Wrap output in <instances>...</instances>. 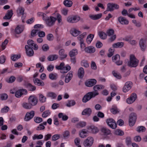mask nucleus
Returning <instances> with one entry per match:
<instances>
[{
	"mask_svg": "<svg viewBox=\"0 0 147 147\" xmlns=\"http://www.w3.org/2000/svg\"><path fill=\"white\" fill-rule=\"evenodd\" d=\"M138 60L133 55H131L130 57V61L128 62L127 65L131 67H136L138 65Z\"/></svg>",
	"mask_w": 147,
	"mask_h": 147,
	"instance_id": "f257e3e1",
	"label": "nucleus"
},
{
	"mask_svg": "<svg viewBox=\"0 0 147 147\" xmlns=\"http://www.w3.org/2000/svg\"><path fill=\"white\" fill-rule=\"evenodd\" d=\"M98 94V92H88L83 97L82 101L84 103L86 102L92 98L95 97Z\"/></svg>",
	"mask_w": 147,
	"mask_h": 147,
	"instance_id": "f03ea898",
	"label": "nucleus"
},
{
	"mask_svg": "<svg viewBox=\"0 0 147 147\" xmlns=\"http://www.w3.org/2000/svg\"><path fill=\"white\" fill-rule=\"evenodd\" d=\"M82 21V19H81L78 16H68L67 19V21L70 23H75L78 22L79 20Z\"/></svg>",
	"mask_w": 147,
	"mask_h": 147,
	"instance_id": "7ed1b4c3",
	"label": "nucleus"
},
{
	"mask_svg": "<svg viewBox=\"0 0 147 147\" xmlns=\"http://www.w3.org/2000/svg\"><path fill=\"white\" fill-rule=\"evenodd\" d=\"M57 18L52 16H51L47 18V19L45 22L46 25L49 27H51L54 25Z\"/></svg>",
	"mask_w": 147,
	"mask_h": 147,
	"instance_id": "20e7f679",
	"label": "nucleus"
},
{
	"mask_svg": "<svg viewBox=\"0 0 147 147\" xmlns=\"http://www.w3.org/2000/svg\"><path fill=\"white\" fill-rule=\"evenodd\" d=\"M28 102L32 106L36 105L38 102L37 97L34 95L30 96L28 99Z\"/></svg>",
	"mask_w": 147,
	"mask_h": 147,
	"instance_id": "39448f33",
	"label": "nucleus"
},
{
	"mask_svg": "<svg viewBox=\"0 0 147 147\" xmlns=\"http://www.w3.org/2000/svg\"><path fill=\"white\" fill-rule=\"evenodd\" d=\"M136 115L135 113H131L129 115V124L130 126H133L136 122Z\"/></svg>",
	"mask_w": 147,
	"mask_h": 147,
	"instance_id": "423d86ee",
	"label": "nucleus"
},
{
	"mask_svg": "<svg viewBox=\"0 0 147 147\" xmlns=\"http://www.w3.org/2000/svg\"><path fill=\"white\" fill-rule=\"evenodd\" d=\"M112 60L113 62L118 65H120L122 64L123 61L120 60V56L118 54L113 56L112 57Z\"/></svg>",
	"mask_w": 147,
	"mask_h": 147,
	"instance_id": "0eeeda50",
	"label": "nucleus"
},
{
	"mask_svg": "<svg viewBox=\"0 0 147 147\" xmlns=\"http://www.w3.org/2000/svg\"><path fill=\"white\" fill-rule=\"evenodd\" d=\"M106 122L108 125L111 128L115 129L117 127V124L115 120L112 118L107 119Z\"/></svg>",
	"mask_w": 147,
	"mask_h": 147,
	"instance_id": "6e6552de",
	"label": "nucleus"
},
{
	"mask_svg": "<svg viewBox=\"0 0 147 147\" xmlns=\"http://www.w3.org/2000/svg\"><path fill=\"white\" fill-rule=\"evenodd\" d=\"M94 139L91 137H88L84 142V145L86 147H90L92 145Z\"/></svg>",
	"mask_w": 147,
	"mask_h": 147,
	"instance_id": "1a4fd4ad",
	"label": "nucleus"
},
{
	"mask_svg": "<svg viewBox=\"0 0 147 147\" xmlns=\"http://www.w3.org/2000/svg\"><path fill=\"white\" fill-rule=\"evenodd\" d=\"M34 114V111H31L30 112H27L24 118V120L26 121H29L33 117Z\"/></svg>",
	"mask_w": 147,
	"mask_h": 147,
	"instance_id": "9d476101",
	"label": "nucleus"
},
{
	"mask_svg": "<svg viewBox=\"0 0 147 147\" xmlns=\"http://www.w3.org/2000/svg\"><path fill=\"white\" fill-rule=\"evenodd\" d=\"M119 6L117 4L113 3H109L107 5V10L108 11H113L114 8L118 9Z\"/></svg>",
	"mask_w": 147,
	"mask_h": 147,
	"instance_id": "9b49d317",
	"label": "nucleus"
},
{
	"mask_svg": "<svg viewBox=\"0 0 147 147\" xmlns=\"http://www.w3.org/2000/svg\"><path fill=\"white\" fill-rule=\"evenodd\" d=\"M96 80L94 79H91L86 80L85 82L86 86L88 87H92L96 84Z\"/></svg>",
	"mask_w": 147,
	"mask_h": 147,
	"instance_id": "f8f14e48",
	"label": "nucleus"
},
{
	"mask_svg": "<svg viewBox=\"0 0 147 147\" xmlns=\"http://www.w3.org/2000/svg\"><path fill=\"white\" fill-rule=\"evenodd\" d=\"M132 84V82H126L123 88V92H126L130 90L131 88Z\"/></svg>",
	"mask_w": 147,
	"mask_h": 147,
	"instance_id": "ddd939ff",
	"label": "nucleus"
},
{
	"mask_svg": "<svg viewBox=\"0 0 147 147\" xmlns=\"http://www.w3.org/2000/svg\"><path fill=\"white\" fill-rule=\"evenodd\" d=\"M27 44L29 48H32L34 50H37L38 49V45L34 43V41L32 40H29L27 41Z\"/></svg>",
	"mask_w": 147,
	"mask_h": 147,
	"instance_id": "4468645a",
	"label": "nucleus"
},
{
	"mask_svg": "<svg viewBox=\"0 0 147 147\" xmlns=\"http://www.w3.org/2000/svg\"><path fill=\"white\" fill-rule=\"evenodd\" d=\"M118 20L119 23L122 25H127L129 21L125 18L122 16H120L118 18Z\"/></svg>",
	"mask_w": 147,
	"mask_h": 147,
	"instance_id": "2eb2a0df",
	"label": "nucleus"
},
{
	"mask_svg": "<svg viewBox=\"0 0 147 147\" xmlns=\"http://www.w3.org/2000/svg\"><path fill=\"white\" fill-rule=\"evenodd\" d=\"M25 49L26 51L27 55L31 57L34 54V51L32 48H29L28 45H26Z\"/></svg>",
	"mask_w": 147,
	"mask_h": 147,
	"instance_id": "dca6fc26",
	"label": "nucleus"
},
{
	"mask_svg": "<svg viewBox=\"0 0 147 147\" xmlns=\"http://www.w3.org/2000/svg\"><path fill=\"white\" fill-rule=\"evenodd\" d=\"M73 71H70L67 75L65 77V82L66 83H68L71 80L73 77Z\"/></svg>",
	"mask_w": 147,
	"mask_h": 147,
	"instance_id": "f3484780",
	"label": "nucleus"
},
{
	"mask_svg": "<svg viewBox=\"0 0 147 147\" xmlns=\"http://www.w3.org/2000/svg\"><path fill=\"white\" fill-rule=\"evenodd\" d=\"M85 51L87 53H94L95 51V48L92 46H89L85 48Z\"/></svg>",
	"mask_w": 147,
	"mask_h": 147,
	"instance_id": "a211bd4d",
	"label": "nucleus"
},
{
	"mask_svg": "<svg viewBox=\"0 0 147 147\" xmlns=\"http://www.w3.org/2000/svg\"><path fill=\"white\" fill-rule=\"evenodd\" d=\"M145 43V40L143 39H141L140 41V45L141 50L143 51H145L146 48V45Z\"/></svg>",
	"mask_w": 147,
	"mask_h": 147,
	"instance_id": "6ab92c4d",
	"label": "nucleus"
},
{
	"mask_svg": "<svg viewBox=\"0 0 147 147\" xmlns=\"http://www.w3.org/2000/svg\"><path fill=\"white\" fill-rule=\"evenodd\" d=\"M11 92H27V90L23 88H21L18 87H14L13 89L11 90Z\"/></svg>",
	"mask_w": 147,
	"mask_h": 147,
	"instance_id": "aec40b11",
	"label": "nucleus"
},
{
	"mask_svg": "<svg viewBox=\"0 0 147 147\" xmlns=\"http://www.w3.org/2000/svg\"><path fill=\"white\" fill-rule=\"evenodd\" d=\"M13 14L12 10H8L7 13L5 14V16L3 17L4 19H10L12 16Z\"/></svg>",
	"mask_w": 147,
	"mask_h": 147,
	"instance_id": "412c9836",
	"label": "nucleus"
},
{
	"mask_svg": "<svg viewBox=\"0 0 147 147\" xmlns=\"http://www.w3.org/2000/svg\"><path fill=\"white\" fill-rule=\"evenodd\" d=\"M59 53L61 59L65 58L67 56V55L65 53V51L64 49L60 50L59 51Z\"/></svg>",
	"mask_w": 147,
	"mask_h": 147,
	"instance_id": "4be33fe9",
	"label": "nucleus"
},
{
	"mask_svg": "<svg viewBox=\"0 0 147 147\" xmlns=\"http://www.w3.org/2000/svg\"><path fill=\"white\" fill-rule=\"evenodd\" d=\"M92 110L90 108H87L84 109L82 112V115H87L89 116L92 113Z\"/></svg>",
	"mask_w": 147,
	"mask_h": 147,
	"instance_id": "5701e85b",
	"label": "nucleus"
},
{
	"mask_svg": "<svg viewBox=\"0 0 147 147\" xmlns=\"http://www.w3.org/2000/svg\"><path fill=\"white\" fill-rule=\"evenodd\" d=\"M22 107L26 109H30L32 107V105L29 103L24 102L22 104Z\"/></svg>",
	"mask_w": 147,
	"mask_h": 147,
	"instance_id": "b1692460",
	"label": "nucleus"
},
{
	"mask_svg": "<svg viewBox=\"0 0 147 147\" xmlns=\"http://www.w3.org/2000/svg\"><path fill=\"white\" fill-rule=\"evenodd\" d=\"M84 74V69L82 67H80L78 71V76L79 78H82Z\"/></svg>",
	"mask_w": 147,
	"mask_h": 147,
	"instance_id": "393cba45",
	"label": "nucleus"
},
{
	"mask_svg": "<svg viewBox=\"0 0 147 147\" xmlns=\"http://www.w3.org/2000/svg\"><path fill=\"white\" fill-rule=\"evenodd\" d=\"M81 32L76 29H74L70 31L71 35L74 36H76L79 34Z\"/></svg>",
	"mask_w": 147,
	"mask_h": 147,
	"instance_id": "a878e982",
	"label": "nucleus"
},
{
	"mask_svg": "<svg viewBox=\"0 0 147 147\" xmlns=\"http://www.w3.org/2000/svg\"><path fill=\"white\" fill-rule=\"evenodd\" d=\"M49 77L52 80H56L57 78L58 75L56 73H51L49 74Z\"/></svg>",
	"mask_w": 147,
	"mask_h": 147,
	"instance_id": "bb28decb",
	"label": "nucleus"
},
{
	"mask_svg": "<svg viewBox=\"0 0 147 147\" xmlns=\"http://www.w3.org/2000/svg\"><path fill=\"white\" fill-rule=\"evenodd\" d=\"M124 45V43L122 42H119L117 43H114L113 45V47L115 48H121Z\"/></svg>",
	"mask_w": 147,
	"mask_h": 147,
	"instance_id": "cd10ccee",
	"label": "nucleus"
},
{
	"mask_svg": "<svg viewBox=\"0 0 147 147\" xmlns=\"http://www.w3.org/2000/svg\"><path fill=\"white\" fill-rule=\"evenodd\" d=\"M58 56L56 55H49L47 57L49 61H53L57 59L58 58Z\"/></svg>",
	"mask_w": 147,
	"mask_h": 147,
	"instance_id": "c85d7f7f",
	"label": "nucleus"
},
{
	"mask_svg": "<svg viewBox=\"0 0 147 147\" xmlns=\"http://www.w3.org/2000/svg\"><path fill=\"white\" fill-rule=\"evenodd\" d=\"M104 86L102 85H96L93 87V89L95 91H99L100 89L104 88Z\"/></svg>",
	"mask_w": 147,
	"mask_h": 147,
	"instance_id": "c756f323",
	"label": "nucleus"
},
{
	"mask_svg": "<svg viewBox=\"0 0 147 147\" xmlns=\"http://www.w3.org/2000/svg\"><path fill=\"white\" fill-rule=\"evenodd\" d=\"M34 83L36 85L38 86H43L44 83L43 81H40L38 78H36L34 81Z\"/></svg>",
	"mask_w": 147,
	"mask_h": 147,
	"instance_id": "7c9ffc66",
	"label": "nucleus"
},
{
	"mask_svg": "<svg viewBox=\"0 0 147 147\" xmlns=\"http://www.w3.org/2000/svg\"><path fill=\"white\" fill-rule=\"evenodd\" d=\"M101 131L105 135H108L111 134L110 130L105 127L102 128Z\"/></svg>",
	"mask_w": 147,
	"mask_h": 147,
	"instance_id": "2f4dec72",
	"label": "nucleus"
},
{
	"mask_svg": "<svg viewBox=\"0 0 147 147\" xmlns=\"http://www.w3.org/2000/svg\"><path fill=\"white\" fill-rule=\"evenodd\" d=\"M65 6L67 7H70L72 5V2L69 0H65L63 3Z\"/></svg>",
	"mask_w": 147,
	"mask_h": 147,
	"instance_id": "473e14b6",
	"label": "nucleus"
},
{
	"mask_svg": "<svg viewBox=\"0 0 147 147\" xmlns=\"http://www.w3.org/2000/svg\"><path fill=\"white\" fill-rule=\"evenodd\" d=\"M71 67L68 65H66L64 67V68L62 70H61L60 72L62 73H67L71 69Z\"/></svg>",
	"mask_w": 147,
	"mask_h": 147,
	"instance_id": "72a5a7b5",
	"label": "nucleus"
},
{
	"mask_svg": "<svg viewBox=\"0 0 147 147\" xmlns=\"http://www.w3.org/2000/svg\"><path fill=\"white\" fill-rule=\"evenodd\" d=\"M24 9L21 7H19L17 10V12L19 16H21L24 14Z\"/></svg>",
	"mask_w": 147,
	"mask_h": 147,
	"instance_id": "f704fd0d",
	"label": "nucleus"
},
{
	"mask_svg": "<svg viewBox=\"0 0 147 147\" xmlns=\"http://www.w3.org/2000/svg\"><path fill=\"white\" fill-rule=\"evenodd\" d=\"M23 30V27L22 26H18L16 28L15 32L17 34H19L21 33Z\"/></svg>",
	"mask_w": 147,
	"mask_h": 147,
	"instance_id": "c9c22d12",
	"label": "nucleus"
},
{
	"mask_svg": "<svg viewBox=\"0 0 147 147\" xmlns=\"http://www.w3.org/2000/svg\"><path fill=\"white\" fill-rule=\"evenodd\" d=\"M102 16V14L100 13L95 15H91L90 16V17L93 20H96L100 18Z\"/></svg>",
	"mask_w": 147,
	"mask_h": 147,
	"instance_id": "e433bc0d",
	"label": "nucleus"
},
{
	"mask_svg": "<svg viewBox=\"0 0 147 147\" xmlns=\"http://www.w3.org/2000/svg\"><path fill=\"white\" fill-rule=\"evenodd\" d=\"M89 129H90V131L93 133H96L98 131V129L94 126H91L89 127Z\"/></svg>",
	"mask_w": 147,
	"mask_h": 147,
	"instance_id": "4c0bfd02",
	"label": "nucleus"
},
{
	"mask_svg": "<svg viewBox=\"0 0 147 147\" xmlns=\"http://www.w3.org/2000/svg\"><path fill=\"white\" fill-rule=\"evenodd\" d=\"M78 51L76 49L72 50L69 53V55L70 57H74L78 54Z\"/></svg>",
	"mask_w": 147,
	"mask_h": 147,
	"instance_id": "58836bf2",
	"label": "nucleus"
},
{
	"mask_svg": "<svg viewBox=\"0 0 147 147\" xmlns=\"http://www.w3.org/2000/svg\"><path fill=\"white\" fill-rule=\"evenodd\" d=\"M86 125V123L84 121H81L79 122L76 125V127L78 128H80L83 127Z\"/></svg>",
	"mask_w": 147,
	"mask_h": 147,
	"instance_id": "ea45409f",
	"label": "nucleus"
},
{
	"mask_svg": "<svg viewBox=\"0 0 147 147\" xmlns=\"http://www.w3.org/2000/svg\"><path fill=\"white\" fill-rule=\"evenodd\" d=\"M94 37V35L92 34H90L88 36L87 38L86 41L88 44H89L90 43Z\"/></svg>",
	"mask_w": 147,
	"mask_h": 147,
	"instance_id": "a19ab883",
	"label": "nucleus"
},
{
	"mask_svg": "<svg viewBox=\"0 0 147 147\" xmlns=\"http://www.w3.org/2000/svg\"><path fill=\"white\" fill-rule=\"evenodd\" d=\"M98 35L100 38L102 39H105L107 37V34L104 32H100L98 33Z\"/></svg>",
	"mask_w": 147,
	"mask_h": 147,
	"instance_id": "79ce46f5",
	"label": "nucleus"
},
{
	"mask_svg": "<svg viewBox=\"0 0 147 147\" xmlns=\"http://www.w3.org/2000/svg\"><path fill=\"white\" fill-rule=\"evenodd\" d=\"M81 65L87 68L89 66V64L87 60H83L81 62Z\"/></svg>",
	"mask_w": 147,
	"mask_h": 147,
	"instance_id": "37998d69",
	"label": "nucleus"
},
{
	"mask_svg": "<svg viewBox=\"0 0 147 147\" xmlns=\"http://www.w3.org/2000/svg\"><path fill=\"white\" fill-rule=\"evenodd\" d=\"M115 135L121 136L124 135V132L121 130L119 129H116L115 131Z\"/></svg>",
	"mask_w": 147,
	"mask_h": 147,
	"instance_id": "c03bdc74",
	"label": "nucleus"
},
{
	"mask_svg": "<svg viewBox=\"0 0 147 147\" xmlns=\"http://www.w3.org/2000/svg\"><path fill=\"white\" fill-rule=\"evenodd\" d=\"M86 32L83 33L78 37V40L80 41V42H81L82 41H84L83 39L86 36Z\"/></svg>",
	"mask_w": 147,
	"mask_h": 147,
	"instance_id": "a18cd8bd",
	"label": "nucleus"
},
{
	"mask_svg": "<svg viewBox=\"0 0 147 147\" xmlns=\"http://www.w3.org/2000/svg\"><path fill=\"white\" fill-rule=\"evenodd\" d=\"M114 51L115 49H114L110 48L109 50V53L107 54L108 57H111L114 54Z\"/></svg>",
	"mask_w": 147,
	"mask_h": 147,
	"instance_id": "49530a36",
	"label": "nucleus"
},
{
	"mask_svg": "<svg viewBox=\"0 0 147 147\" xmlns=\"http://www.w3.org/2000/svg\"><path fill=\"white\" fill-rule=\"evenodd\" d=\"M112 74L114 76L118 79L121 78V76L120 74L115 71H112Z\"/></svg>",
	"mask_w": 147,
	"mask_h": 147,
	"instance_id": "de8ad7c7",
	"label": "nucleus"
},
{
	"mask_svg": "<svg viewBox=\"0 0 147 147\" xmlns=\"http://www.w3.org/2000/svg\"><path fill=\"white\" fill-rule=\"evenodd\" d=\"M76 104L75 101L73 100H69L68 101V103L66 104V106L68 107L74 105Z\"/></svg>",
	"mask_w": 147,
	"mask_h": 147,
	"instance_id": "09e8293b",
	"label": "nucleus"
},
{
	"mask_svg": "<svg viewBox=\"0 0 147 147\" xmlns=\"http://www.w3.org/2000/svg\"><path fill=\"white\" fill-rule=\"evenodd\" d=\"M146 130L144 126H140L138 127L137 128V131L138 132L145 131Z\"/></svg>",
	"mask_w": 147,
	"mask_h": 147,
	"instance_id": "8fccbe9b",
	"label": "nucleus"
},
{
	"mask_svg": "<svg viewBox=\"0 0 147 147\" xmlns=\"http://www.w3.org/2000/svg\"><path fill=\"white\" fill-rule=\"evenodd\" d=\"M27 86L30 91H33L36 89V87L34 86H33L30 84H28Z\"/></svg>",
	"mask_w": 147,
	"mask_h": 147,
	"instance_id": "3c124183",
	"label": "nucleus"
},
{
	"mask_svg": "<svg viewBox=\"0 0 147 147\" xmlns=\"http://www.w3.org/2000/svg\"><path fill=\"white\" fill-rule=\"evenodd\" d=\"M8 96L5 93L2 94H0V99L1 100H5L7 99Z\"/></svg>",
	"mask_w": 147,
	"mask_h": 147,
	"instance_id": "603ef678",
	"label": "nucleus"
},
{
	"mask_svg": "<svg viewBox=\"0 0 147 147\" xmlns=\"http://www.w3.org/2000/svg\"><path fill=\"white\" fill-rule=\"evenodd\" d=\"M65 64L64 63H61L60 65L58 66H56V68L57 69H60L62 70L64 67Z\"/></svg>",
	"mask_w": 147,
	"mask_h": 147,
	"instance_id": "864d4df0",
	"label": "nucleus"
},
{
	"mask_svg": "<svg viewBox=\"0 0 147 147\" xmlns=\"http://www.w3.org/2000/svg\"><path fill=\"white\" fill-rule=\"evenodd\" d=\"M46 98L43 95L40 94L39 96V100L41 102H44L46 101Z\"/></svg>",
	"mask_w": 147,
	"mask_h": 147,
	"instance_id": "5fc2aeb1",
	"label": "nucleus"
},
{
	"mask_svg": "<svg viewBox=\"0 0 147 147\" xmlns=\"http://www.w3.org/2000/svg\"><path fill=\"white\" fill-rule=\"evenodd\" d=\"M114 32V30L113 29H110L108 30L107 32V34L109 36H110L113 35Z\"/></svg>",
	"mask_w": 147,
	"mask_h": 147,
	"instance_id": "6e6d98bb",
	"label": "nucleus"
},
{
	"mask_svg": "<svg viewBox=\"0 0 147 147\" xmlns=\"http://www.w3.org/2000/svg\"><path fill=\"white\" fill-rule=\"evenodd\" d=\"M125 142L128 146L131 145V138L129 137H127L126 138Z\"/></svg>",
	"mask_w": 147,
	"mask_h": 147,
	"instance_id": "4d7b16f0",
	"label": "nucleus"
},
{
	"mask_svg": "<svg viewBox=\"0 0 147 147\" xmlns=\"http://www.w3.org/2000/svg\"><path fill=\"white\" fill-rule=\"evenodd\" d=\"M12 94H15V96L18 98L20 97L23 94H27L26 93L24 94L23 92H11Z\"/></svg>",
	"mask_w": 147,
	"mask_h": 147,
	"instance_id": "13d9d810",
	"label": "nucleus"
},
{
	"mask_svg": "<svg viewBox=\"0 0 147 147\" xmlns=\"http://www.w3.org/2000/svg\"><path fill=\"white\" fill-rule=\"evenodd\" d=\"M8 40L7 39H5L4 42H3L1 45V47L3 50L4 49L6 45L8 43Z\"/></svg>",
	"mask_w": 147,
	"mask_h": 147,
	"instance_id": "bf43d9fd",
	"label": "nucleus"
},
{
	"mask_svg": "<svg viewBox=\"0 0 147 147\" xmlns=\"http://www.w3.org/2000/svg\"><path fill=\"white\" fill-rule=\"evenodd\" d=\"M20 57V55H14L13 56L11 57V59L14 61H15L16 60L18 59Z\"/></svg>",
	"mask_w": 147,
	"mask_h": 147,
	"instance_id": "052dcab7",
	"label": "nucleus"
},
{
	"mask_svg": "<svg viewBox=\"0 0 147 147\" xmlns=\"http://www.w3.org/2000/svg\"><path fill=\"white\" fill-rule=\"evenodd\" d=\"M43 137V136L42 134H40L38 135H35L34 136V137H33V139L34 140H35L36 139H40L42 138Z\"/></svg>",
	"mask_w": 147,
	"mask_h": 147,
	"instance_id": "680f3d73",
	"label": "nucleus"
},
{
	"mask_svg": "<svg viewBox=\"0 0 147 147\" xmlns=\"http://www.w3.org/2000/svg\"><path fill=\"white\" fill-rule=\"evenodd\" d=\"M59 134H56L54 135L52 138V140L53 141H55L58 139L60 138Z\"/></svg>",
	"mask_w": 147,
	"mask_h": 147,
	"instance_id": "e2e57ef3",
	"label": "nucleus"
},
{
	"mask_svg": "<svg viewBox=\"0 0 147 147\" xmlns=\"http://www.w3.org/2000/svg\"><path fill=\"white\" fill-rule=\"evenodd\" d=\"M48 96L54 98L56 97V94L54 92H49L47 94Z\"/></svg>",
	"mask_w": 147,
	"mask_h": 147,
	"instance_id": "0e129e2a",
	"label": "nucleus"
},
{
	"mask_svg": "<svg viewBox=\"0 0 147 147\" xmlns=\"http://www.w3.org/2000/svg\"><path fill=\"white\" fill-rule=\"evenodd\" d=\"M56 18L59 23L60 24L62 22V17L60 14H57Z\"/></svg>",
	"mask_w": 147,
	"mask_h": 147,
	"instance_id": "69168bd1",
	"label": "nucleus"
},
{
	"mask_svg": "<svg viewBox=\"0 0 147 147\" xmlns=\"http://www.w3.org/2000/svg\"><path fill=\"white\" fill-rule=\"evenodd\" d=\"M47 38L48 40L52 41L54 37L52 34H49L47 35Z\"/></svg>",
	"mask_w": 147,
	"mask_h": 147,
	"instance_id": "338daca9",
	"label": "nucleus"
},
{
	"mask_svg": "<svg viewBox=\"0 0 147 147\" xmlns=\"http://www.w3.org/2000/svg\"><path fill=\"white\" fill-rule=\"evenodd\" d=\"M63 136L64 138H67L69 136V132L67 130L65 131L63 134Z\"/></svg>",
	"mask_w": 147,
	"mask_h": 147,
	"instance_id": "774afa93",
	"label": "nucleus"
}]
</instances>
